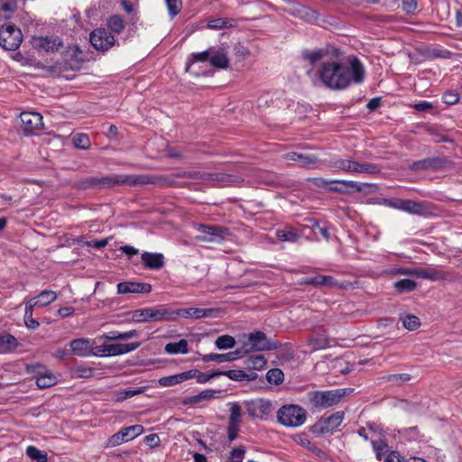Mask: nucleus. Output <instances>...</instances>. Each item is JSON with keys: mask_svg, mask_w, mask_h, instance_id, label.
Instances as JSON below:
<instances>
[{"mask_svg": "<svg viewBox=\"0 0 462 462\" xmlns=\"http://www.w3.org/2000/svg\"><path fill=\"white\" fill-rule=\"evenodd\" d=\"M158 178L137 176V175H105V176H88L77 180L73 187L78 189L101 190L111 189L119 185L130 187L147 185L148 182L157 183Z\"/></svg>", "mask_w": 462, "mask_h": 462, "instance_id": "f03ea898", "label": "nucleus"}, {"mask_svg": "<svg viewBox=\"0 0 462 462\" xmlns=\"http://www.w3.org/2000/svg\"><path fill=\"white\" fill-rule=\"evenodd\" d=\"M93 369L88 366L78 365L75 368V374L79 378H89L93 376Z\"/></svg>", "mask_w": 462, "mask_h": 462, "instance_id": "680f3d73", "label": "nucleus"}, {"mask_svg": "<svg viewBox=\"0 0 462 462\" xmlns=\"http://www.w3.org/2000/svg\"><path fill=\"white\" fill-rule=\"evenodd\" d=\"M281 346L282 343L279 341L268 338L262 331H255L248 335V342L245 343L242 353L275 350Z\"/></svg>", "mask_w": 462, "mask_h": 462, "instance_id": "39448f33", "label": "nucleus"}, {"mask_svg": "<svg viewBox=\"0 0 462 462\" xmlns=\"http://www.w3.org/2000/svg\"><path fill=\"white\" fill-rule=\"evenodd\" d=\"M266 364L267 360L263 355L250 356L245 361V366L252 370H262Z\"/></svg>", "mask_w": 462, "mask_h": 462, "instance_id": "72a5a7b5", "label": "nucleus"}, {"mask_svg": "<svg viewBox=\"0 0 462 462\" xmlns=\"http://www.w3.org/2000/svg\"><path fill=\"white\" fill-rule=\"evenodd\" d=\"M241 408L237 403H233L230 408L228 424L240 425Z\"/></svg>", "mask_w": 462, "mask_h": 462, "instance_id": "5fc2aeb1", "label": "nucleus"}, {"mask_svg": "<svg viewBox=\"0 0 462 462\" xmlns=\"http://www.w3.org/2000/svg\"><path fill=\"white\" fill-rule=\"evenodd\" d=\"M356 173H368V174H375L380 171V169L377 165L373 163H360L356 162Z\"/></svg>", "mask_w": 462, "mask_h": 462, "instance_id": "8fccbe9b", "label": "nucleus"}, {"mask_svg": "<svg viewBox=\"0 0 462 462\" xmlns=\"http://www.w3.org/2000/svg\"><path fill=\"white\" fill-rule=\"evenodd\" d=\"M430 208L428 203L403 199L402 210L412 215L427 216L430 213Z\"/></svg>", "mask_w": 462, "mask_h": 462, "instance_id": "5701e85b", "label": "nucleus"}, {"mask_svg": "<svg viewBox=\"0 0 462 462\" xmlns=\"http://www.w3.org/2000/svg\"><path fill=\"white\" fill-rule=\"evenodd\" d=\"M143 432V427L140 424L122 428L118 432L107 439L105 448L116 447L140 436Z\"/></svg>", "mask_w": 462, "mask_h": 462, "instance_id": "9d476101", "label": "nucleus"}, {"mask_svg": "<svg viewBox=\"0 0 462 462\" xmlns=\"http://www.w3.org/2000/svg\"><path fill=\"white\" fill-rule=\"evenodd\" d=\"M402 325L408 330H415L420 326V319L414 315L407 314L401 318Z\"/></svg>", "mask_w": 462, "mask_h": 462, "instance_id": "49530a36", "label": "nucleus"}, {"mask_svg": "<svg viewBox=\"0 0 462 462\" xmlns=\"http://www.w3.org/2000/svg\"><path fill=\"white\" fill-rule=\"evenodd\" d=\"M277 420L285 427H299L306 420V411L296 404L283 405L277 411Z\"/></svg>", "mask_w": 462, "mask_h": 462, "instance_id": "20e7f679", "label": "nucleus"}, {"mask_svg": "<svg viewBox=\"0 0 462 462\" xmlns=\"http://www.w3.org/2000/svg\"><path fill=\"white\" fill-rule=\"evenodd\" d=\"M309 345L313 349H324L330 346V338L324 328H318L311 332Z\"/></svg>", "mask_w": 462, "mask_h": 462, "instance_id": "4be33fe9", "label": "nucleus"}, {"mask_svg": "<svg viewBox=\"0 0 462 462\" xmlns=\"http://www.w3.org/2000/svg\"><path fill=\"white\" fill-rule=\"evenodd\" d=\"M16 8L15 0H0V12L7 13L8 14L5 15V18H9L10 14L14 13Z\"/></svg>", "mask_w": 462, "mask_h": 462, "instance_id": "6e6d98bb", "label": "nucleus"}, {"mask_svg": "<svg viewBox=\"0 0 462 462\" xmlns=\"http://www.w3.org/2000/svg\"><path fill=\"white\" fill-rule=\"evenodd\" d=\"M118 294H148L152 291V285L147 282H123L117 284Z\"/></svg>", "mask_w": 462, "mask_h": 462, "instance_id": "6ab92c4d", "label": "nucleus"}, {"mask_svg": "<svg viewBox=\"0 0 462 462\" xmlns=\"http://www.w3.org/2000/svg\"><path fill=\"white\" fill-rule=\"evenodd\" d=\"M372 446L378 460H381L383 455H387L391 452L389 451L390 448L388 444L383 439L373 440Z\"/></svg>", "mask_w": 462, "mask_h": 462, "instance_id": "79ce46f5", "label": "nucleus"}, {"mask_svg": "<svg viewBox=\"0 0 462 462\" xmlns=\"http://www.w3.org/2000/svg\"><path fill=\"white\" fill-rule=\"evenodd\" d=\"M26 455L31 458L32 462H48L47 453L38 449L34 446L27 447Z\"/></svg>", "mask_w": 462, "mask_h": 462, "instance_id": "a19ab883", "label": "nucleus"}, {"mask_svg": "<svg viewBox=\"0 0 462 462\" xmlns=\"http://www.w3.org/2000/svg\"><path fill=\"white\" fill-rule=\"evenodd\" d=\"M403 199H384L383 205L389 208L402 210Z\"/></svg>", "mask_w": 462, "mask_h": 462, "instance_id": "69168bd1", "label": "nucleus"}, {"mask_svg": "<svg viewBox=\"0 0 462 462\" xmlns=\"http://www.w3.org/2000/svg\"><path fill=\"white\" fill-rule=\"evenodd\" d=\"M195 372H182L180 374L164 376L159 379V384L163 387L172 386L180 383L186 380L193 378Z\"/></svg>", "mask_w": 462, "mask_h": 462, "instance_id": "bb28decb", "label": "nucleus"}, {"mask_svg": "<svg viewBox=\"0 0 462 462\" xmlns=\"http://www.w3.org/2000/svg\"><path fill=\"white\" fill-rule=\"evenodd\" d=\"M73 144L79 149L87 150L90 146V140L86 134H76L72 136Z\"/></svg>", "mask_w": 462, "mask_h": 462, "instance_id": "de8ad7c7", "label": "nucleus"}, {"mask_svg": "<svg viewBox=\"0 0 462 462\" xmlns=\"http://www.w3.org/2000/svg\"><path fill=\"white\" fill-rule=\"evenodd\" d=\"M215 345L220 350L230 349L235 346L236 340L230 335H222L217 338Z\"/></svg>", "mask_w": 462, "mask_h": 462, "instance_id": "c03bdc74", "label": "nucleus"}, {"mask_svg": "<svg viewBox=\"0 0 462 462\" xmlns=\"http://www.w3.org/2000/svg\"><path fill=\"white\" fill-rule=\"evenodd\" d=\"M443 102L448 105H454L459 101V95L456 92L448 91L443 94Z\"/></svg>", "mask_w": 462, "mask_h": 462, "instance_id": "e2e57ef3", "label": "nucleus"}, {"mask_svg": "<svg viewBox=\"0 0 462 462\" xmlns=\"http://www.w3.org/2000/svg\"><path fill=\"white\" fill-rule=\"evenodd\" d=\"M300 285H312L318 288L335 287L338 285L337 281L329 275H317L315 277H303L300 281Z\"/></svg>", "mask_w": 462, "mask_h": 462, "instance_id": "aec40b11", "label": "nucleus"}, {"mask_svg": "<svg viewBox=\"0 0 462 462\" xmlns=\"http://www.w3.org/2000/svg\"><path fill=\"white\" fill-rule=\"evenodd\" d=\"M242 353V350H236L234 352L226 353V354H208L204 355L202 356V360L204 362H218V363H224V362H229L236 360L237 356Z\"/></svg>", "mask_w": 462, "mask_h": 462, "instance_id": "c756f323", "label": "nucleus"}, {"mask_svg": "<svg viewBox=\"0 0 462 462\" xmlns=\"http://www.w3.org/2000/svg\"><path fill=\"white\" fill-rule=\"evenodd\" d=\"M346 395V389L314 391L308 393L310 404L319 410L337 405Z\"/></svg>", "mask_w": 462, "mask_h": 462, "instance_id": "7ed1b4c3", "label": "nucleus"}, {"mask_svg": "<svg viewBox=\"0 0 462 462\" xmlns=\"http://www.w3.org/2000/svg\"><path fill=\"white\" fill-rule=\"evenodd\" d=\"M172 310L166 308H146L133 312L132 319L135 322L172 320Z\"/></svg>", "mask_w": 462, "mask_h": 462, "instance_id": "0eeeda50", "label": "nucleus"}, {"mask_svg": "<svg viewBox=\"0 0 462 462\" xmlns=\"http://www.w3.org/2000/svg\"><path fill=\"white\" fill-rule=\"evenodd\" d=\"M415 275L417 277L428 279L430 281H438L444 278L443 273L436 269H415Z\"/></svg>", "mask_w": 462, "mask_h": 462, "instance_id": "f704fd0d", "label": "nucleus"}, {"mask_svg": "<svg viewBox=\"0 0 462 462\" xmlns=\"http://www.w3.org/2000/svg\"><path fill=\"white\" fill-rule=\"evenodd\" d=\"M266 379L270 383L279 385L284 380V374L279 368H273L267 372Z\"/></svg>", "mask_w": 462, "mask_h": 462, "instance_id": "a18cd8bd", "label": "nucleus"}, {"mask_svg": "<svg viewBox=\"0 0 462 462\" xmlns=\"http://www.w3.org/2000/svg\"><path fill=\"white\" fill-rule=\"evenodd\" d=\"M19 346V342L15 337L5 333L0 336V351L4 353L13 352Z\"/></svg>", "mask_w": 462, "mask_h": 462, "instance_id": "7c9ffc66", "label": "nucleus"}, {"mask_svg": "<svg viewBox=\"0 0 462 462\" xmlns=\"http://www.w3.org/2000/svg\"><path fill=\"white\" fill-rule=\"evenodd\" d=\"M356 161L347 160V159H339L335 162H331L330 164L332 167L349 173H356Z\"/></svg>", "mask_w": 462, "mask_h": 462, "instance_id": "c9c22d12", "label": "nucleus"}, {"mask_svg": "<svg viewBox=\"0 0 462 462\" xmlns=\"http://www.w3.org/2000/svg\"><path fill=\"white\" fill-rule=\"evenodd\" d=\"M329 184L328 187V191L347 192V189H351L352 191H362L363 184H360L352 180H329Z\"/></svg>", "mask_w": 462, "mask_h": 462, "instance_id": "393cba45", "label": "nucleus"}, {"mask_svg": "<svg viewBox=\"0 0 462 462\" xmlns=\"http://www.w3.org/2000/svg\"><path fill=\"white\" fill-rule=\"evenodd\" d=\"M107 26L110 31L115 33H120L124 31L125 23L124 19L119 14H114L109 17L107 21Z\"/></svg>", "mask_w": 462, "mask_h": 462, "instance_id": "4c0bfd02", "label": "nucleus"}, {"mask_svg": "<svg viewBox=\"0 0 462 462\" xmlns=\"http://www.w3.org/2000/svg\"><path fill=\"white\" fill-rule=\"evenodd\" d=\"M198 230L204 235L199 239L204 242H219L228 234L227 228L220 226L199 225Z\"/></svg>", "mask_w": 462, "mask_h": 462, "instance_id": "a211bd4d", "label": "nucleus"}, {"mask_svg": "<svg viewBox=\"0 0 462 462\" xmlns=\"http://www.w3.org/2000/svg\"><path fill=\"white\" fill-rule=\"evenodd\" d=\"M140 176L154 177L158 178L156 182H148L147 184L154 185L159 188H168L177 186L176 178H187V179H199L200 172L191 171H177L171 174L159 175V174H141Z\"/></svg>", "mask_w": 462, "mask_h": 462, "instance_id": "6e6552de", "label": "nucleus"}, {"mask_svg": "<svg viewBox=\"0 0 462 462\" xmlns=\"http://www.w3.org/2000/svg\"><path fill=\"white\" fill-rule=\"evenodd\" d=\"M188 372H195L196 374L193 375L197 379V382L199 383H205L208 382L210 379L215 378L220 375V371H214L210 374H206L199 372L197 369L189 370Z\"/></svg>", "mask_w": 462, "mask_h": 462, "instance_id": "3c124183", "label": "nucleus"}, {"mask_svg": "<svg viewBox=\"0 0 462 462\" xmlns=\"http://www.w3.org/2000/svg\"><path fill=\"white\" fill-rule=\"evenodd\" d=\"M211 48L202 52L192 53L188 62V68L194 62H204L209 60Z\"/></svg>", "mask_w": 462, "mask_h": 462, "instance_id": "603ef678", "label": "nucleus"}, {"mask_svg": "<svg viewBox=\"0 0 462 462\" xmlns=\"http://www.w3.org/2000/svg\"><path fill=\"white\" fill-rule=\"evenodd\" d=\"M324 56V52L321 50L315 51H304L302 52L303 59L309 60L312 65L317 61L320 60Z\"/></svg>", "mask_w": 462, "mask_h": 462, "instance_id": "13d9d810", "label": "nucleus"}, {"mask_svg": "<svg viewBox=\"0 0 462 462\" xmlns=\"http://www.w3.org/2000/svg\"><path fill=\"white\" fill-rule=\"evenodd\" d=\"M209 62L212 66L217 69H226L229 66V59L227 53L224 49H217L215 51L211 48V54Z\"/></svg>", "mask_w": 462, "mask_h": 462, "instance_id": "cd10ccee", "label": "nucleus"}, {"mask_svg": "<svg viewBox=\"0 0 462 462\" xmlns=\"http://www.w3.org/2000/svg\"><path fill=\"white\" fill-rule=\"evenodd\" d=\"M383 462H407L401 455L396 451H391L387 454Z\"/></svg>", "mask_w": 462, "mask_h": 462, "instance_id": "774afa93", "label": "nucleus"}, {"mask_svg": "<svg viewBox=\"0 0 462 462\" xmlns=\"http://www.w3.org/2000/svg\"><path fill=\"white\" fill-rule=\"evenodd\" d=\"M382 380L393 385H401L402 383L410 381L411 375L409 374H387L383 376Z\"/></svg>", "mask_w": 462, "mask_h": 462, "instance_id": "37998d69", "label": "nucleus"}, {"mask_svg": "<svg viewBox=\"0 0 462 462\" xmlns=\"http://www.w3.org/2000/svg\"><path fill=\"white\" fill-rule=\"evenodd\" d=\"M31 44L38 51L54 53L63 47V42L58 35L32 36Z\"/></svg>", "mask_w": 462, "mask_h": 462, "instance_id": "9b49d317", "label": "nucleus"}, {"mask_svg": "<svg viewBox=\"0 0 462 462\" xmlns=\"http://www.w3.org/2000/svg\"><path fill=\"white\" fill-rule=\"evenodd\" d=\"M417 283L411 279H402L393 283V288L398 293H406L416 289Z\"/></svg>", "mask_w": 462, "mask_h": 462, "instance_id": "e433bc0d", "label": "nucleus"}, {"mask_svg": "<svg viewBox=\"0 0 462 462\" xmlns=\"http://www.w3.org/2000/svg\"><path fill=\"white\" fill-rule=\"evenodd\" d=\"M140 342L128 344H103L94 347L93 354L97 356H112L124 355L137 349Z\"/></svg>", "mask_w": 462, "mask_h": 462, "instance_id": "1a4fd4ad", "label": "nucleus"}, {"mask_svg": "<svg viewBox=\"0 0 462 462\" xmlns=\"http://www.w3.org/2000/svg\"><path fill=\"white\" fill-rule=\"evenodd\" d=\"M285 159L299 162L301 167H309L319 162V158L310 153H301L297 152H290L284 155Z\"/></svg>", "mask_w": 462, "mask_h": 462, "instance_id": "a878e982", "label": "nucleus"}, {"mask_svg": "<svg viewBox=\"0 0 462 462\" xmlns=\"http://www.w3.org/2000/svg\"><path fill=\"white\" fill-rule=\"evenodd\" d=\"M70 347L72 352L79 356H88L91 352L89 340L86 338L72 340Z\"/></svg>", "mask_w": 462, "mask_h": 462, "instance_id": "c85d7f7f", "label": "nucleus"}, {"mask_svg": "<svg viewBox=\"0 0 462 462\" xmlns=\"http://www.w3.org/2000/svg\"><path fill=\"white\" fill-rule=\"evenodd\" d=\"M235 26L234 19L216 18L208 21V27L213 30H220L223 28H232Z\"/></svg>", "mask_w": 462, "mask_h": 462, "instance_id": "ea45409f", "label": "nucleus"}, {"mask_svg": "<svg viewBox=\"0 0 462 462\" xmlns=\"http://www.w3.org/2000/svg\"><path fill=\"white\" fill-rule=\"evenodd\" d=\"M143 392V390L142 388H137L134 390H132V389L124 390V391L118 392L116 393V402H123L126 399L132 398L139 393H142Z\"/></svg>", "mask_w": 462, "mask_h": 462, "instance_id": "4d7b16f0", "label": "nucleus"}, {"mask_svg": "<svg viewBox=\"0 0 462 462\" xmlns=\"http://www.w3.org/2000/svg\"><path fill=\"white\" fill-rule=\"evenodd\" d=\"M27 372L35 374L36 385L40 389H46L57 383L54 374L41 364L27 365Z\"/></svg>", "mask_w": 462, "mask_h": 462, "instance_id": "f8f14e48", "label": "nucleus"}, {"mask_svg": "<svg viewBox=\"0 0 462 462\" xmlns=\"http://www.w3.org/2000/svg\"><path fill=\"white\" fill-rule=\"evenodd\" d=\"M412 107L418 112H428L434 108L432 103L429 101H420L412 105Z\"/></svg>", "mask_w": 462, "mask_h": 462, "instance_id": "0e129e2a", "label": "nucleus"}, {"mask_svg": "<svg viewBox=\"0 0 462 462\" xmlns=\"http://www.w3.org/2000/svg\"><path fill=\"white\" fill-rule=\"evenodd\" d=\"M299 14L309 22H314L318 20V13L307 6L300 5L298 8Z\"/></svg>", "mask_w": 462, "mask_h": 462, "instance_id": "864d4df0", "label": "nucleus"}, {"mask_svg": "<svg viewBox=\"0 0 462 462\" xmlns=\"http://www.w3.org/2000/svg\"><path fill=\"white\" fill-rule=\"evenodd\" d=\"M220 375H226L233 381L241 382V381H244V379H245V371H243V370L220 371Z\"/></svg>", "mask_w": 462, "mask_h": 462, "instance_id": "052dcab7", "label": "nucleus"}, {"mask_svg": "<svg viewBox=\"0 0 462 462\" xmlns=\"http://www.w3.org/2000/svg\"><path fill=\"white\" fill-rule=\"evenodd\" d=\"M343 419V411H337L326 418L322 417L312 426V432L319 435L332 432L342 423Z\"/></svg>", "mask_w": 462, "mask_h": 462, "instance_id": "4468645a", "label": "nucleus"}, {"mask_svg": "<svg viewBox=\"0 0 462 462\" xmlns=\"http://www.w3.org/2000/svg\"><path fill=\"white\" fill-rule=\"evenodd\" d=\"M141 260L144 267L151 270H160L164 265V256L161 253L143 252Z\"/></svg>", "mask_w": 462, "mask_h": 462, "instance_id": "b1692460", "label": "nucleus"}, {"mask_svg": "<svg viewBox=\"0 0 462 462\" xmlns=\"http://www.w3.org/2000/svg\"><path fill=\"white\" fill-rule=\"evenodd\" d=\"M448 162V161L446 158L442 157L425 158L422 160L413 162L409 166V169L414 172H420L429 170L437 171L445 168Z\"/></svg>", "mask_w": 462, "mask_h": 462, "instance_id": "dca6fc26", "label": "nucleus"}, {"mask_svg": "<svg viewBox=\"0 0 462 462\" xmlns=\"http://www.w3.org/2000/svg\"><path fill=\"white\" fill-rule=\"evenodd\" d=\"M164 350L167 354H187L189 352L188 341L186 339H180L178 342H171L166 344Z\"/></svg>", "mask_w": 462, "mask_h": 462, "instance_id": "473e14b6", "label": "nucleus"}, {"mask_svg": "<svg viewBox=\"0 0 462 462\" xmlns=\"http://www.w3.org/2000/svg\"><path fill=\"white\" fill-rule=\"evenodd\" d=\"M22 130L25 134H31L43 127L42 116L36 112H23L20 115Z\"/></svg>", "mask_w": 462, "mask_h": 462, "instance_id": "f3484780", "label": "nucleus"}, {"mask_svg": "<svg viewBox=\"0 0 462 462\" xmlns=\"http://www.w3.org/2000/svg\"><path fill=\"white\" fill-rule=\"evenodd\" d=\"M143 442L150 448H156L160 445L161 440L157 434H150L143 439Z\"/></svg>", "mask_w": 462, "mask_h": 462, "instance_id": "338daca9", "label": "nucleus"}, {"mask_svg": "<svg viewBox=\"0 0 462 462\" xmlns=\"http://www.w3.org/2000/svg\"><path fill=\"white\" fill-rule=\"evenodd\" d=\"M170 15L173 18L181 10V0H165Z\"/></svg>", "mask_w": 462, "mask_h": 462, "instance_id": "bf43d9fd", "label": "nucleus"}, {"mask_svg": "<svg viewBox=\"0 0 462 462\" xmlns=\"http://www.w3.org/2000/svg\"><path fill=\"white\" fill-rule=\"evenodd\" d=\"M82 51L78 46H75L67 52V55H71V59L69 60V66L73 68H79L80 63L83 61Z\"/></svg>", "mask_w": 462, "mask_h": 462, "instance_id": "09e8293b", "label": "nucleus"}, {"mask_svg": "<svg viewBox=\"0 0 462 462\" xmlns=\"http://www.w3.org/2000/svg\"><path fill=\"white\" fill-rule=\"evenodd\" d=\"M89 41L97 51H101L109 50L116 43L114 36L105 28L94 30L90 33Z\"/></svg>", "mask_w": 462, "mask_h": 462, "instance_id": "2eb2a0df", "label": "nucleus"}, {"mask_svg": "<svg viewBox=\"0 0 462 462\" xmlns=\"http://www.w3.org/2000/svg\"><path fill=\"white\" fill-rule=\"evenodd\" d=\"M316 76L326 88L344 90L352 84H361L365 78L363 63L356 56H349L346 61L330 60L322 62Z\"/></svg>", "mask_w": 462, "mask_h": 462, "instance_id": "f257e3e1", "label": "nucleus"}, {"mask_svg": "<svg viewBox=\"0 0 462 462\" xmlns=\"http://www.w3.org/2000/svg\"><path fill=\"white\" fill-rule=\"evenodd\" d=\"M32 299L36 300L38 307H46L56 300L57 293L51 290H44Z\"/></svg>", "mask_w": 462, "mask_h": 462, "instance_id": "2f4dec72", "label": "nucleus"}, {"mask_svg": "<svg viewBox=\"0 0 462 462\" xmlns=\"http://www.w3.org/2000/svg\"><path fill=\"white\" fill-rule=\"evenodd\" d=\"M276 237L283 242H296L300 238V235L292 228L288 227L284 229H278L276 231Z\"/></svg>", "mask_w": 462, "mask_h": 462, "instance_id": "58836bf2", "label": "nucleus"}, {"mask_svg": "<svg viewBox=\"0 0 462 462\" xmlns=\"http://www.w3.org/2000/svg\"><path fill=\"white\" fill-rule=\"evenodd\" d=\"M248 415L252 418L266 420L273 411V403L269 400L256 399L245 402Z\"/></svg>", "mask_w": 462, "mask_h": 462, "instance_id": "ddd939ff", "label": "nucleus"}, {"mask_svg": "<svg viewBox=\"0 0 462 462\" xmlns=\"http://www.w3.org/2000/svg\"><path fill=\"white\" fill-rule=\"evenodd\" d=\"M23 42L22 31L13 23L0 27V46L5 51L17 50Z\"/></svg>", "mask_w": 462, "mask_h": 462, "instance_id": "423d86ee", "label": "nucleus"}, {"mask_svg": "<svg viewBox=\"0 0 462 462\" xmlns=\"http://www.w3.org/2000/svg\"><path fill=\"white\" fill-rule=\"evenodd\" d=\"M172 320L177 317L200 319L210 317L214 312L213 309L201 308H187L182 310H172Z\"/></svg>", "mask_w": 462, "mask_h": 462, "instance_id": "412c9836", "label": "nucleus"}]
</instances>
